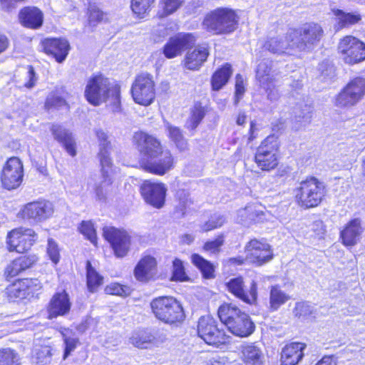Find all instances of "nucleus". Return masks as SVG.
<instances>
[{"label": "nucleus", "mask_w": 365, "mask_h": 365, "mask_svg": "<svg viewBox=\"0 0 365 365\" xmlns=\"http://www.w3.org/2000/svg\"><path fill=\"white\" fill-rule=\"evenodd\" d=\"M79 230L91 243L96 245V232L91 221H83L79 227Z\"/></svg>", "instance_id": "obj_52"}, {"label": "nucleus", "mask_w": 365, "mask_h": 365, "mask_svg": "<svg viewBox=\"0 0 365 365\" xmlns=\"http://www.w3.org/2000/svg\"><path fill=\"white\" fill-rule=\"evenodd\" d=\"M157 269L156 259L150 255H147L139 259L134 268L133 274L138 282L147 283L155 279Z\"/></svg>", "instance_id": "obj_23"}, {"label": "nucleus", "mask_w": 365, "mask_h": 365, "mask_svg": "<svg viewBox=\"0 0 365 365\" xmlns=\"http://www.w3.org/2000/svg\"><path fill=\"white\" fill-rule=\"evenodd\" d=\"M247 262H248L247 254L246 257L238 255L229 257L226 260V264L228 267H237L246 264Z\"/></svg>", "instance_id": "obj_57"}, {"label": "nucleus", "mask_w": 365, "mask_h": 365, "mask_svg": "<svg viewBox=\"0 0 365 365\" xmlns=\"http://www.w3.org/2000/svg\"><path fill=\"white\" fill-rule=\"evenodd\" d=\"M197 41L192 33L180 32L169 38L163 47V53L167 58L181 56L184 51L190 48Z\"/></svg>", "instance_id": "obj_16"}, {"label": "nucleus", "mask_w": 365, "mask_h": 365, "mask_svg": "<svg viewBox=\"0 0 365 365\" xmlns=\"http://www.w3.org/2000/svg\"><path fill=\"white\" fill-rule=\"evenodd\" d=\"M45 53L52 55L56 61L62 63L70 51V44L66 38H48L43 42Z\"/></svg>", "instance_id": "obj_27"}, {"label": "nucleus", "mask_w": 365, "mask_h": 365, "mask_svg": "<svg viewBox=\"0 0 365 365\" xmlns=\"http://www.w3.org/2000/svg\"><path fill=\"white\" fill-rule=\"evenodd\" d=\"M327 187L323 181L314 175L301 180L294 190V200L302 210L320 206L327 197Z\"/></svg>", "instance_id": "obj_3"}, {"label": "nucleus", "mask_w": 365, "mask_h": 365, "mask_svg": "<svg viewBox=\"0 0 365 365\" xmlns=\"http://www.w3.org/2000/svg\"><path fill=\"white\" fill-rule=\"evenodd\" d=\"M293 314L297 318H307L312 314V310L307 302H298L295 304Z\"/></svg>", "instance_id": "obj_54"}, {"label": "nucleus", "mask_w": 365, "mask_h": 365, "mask_svg": "<svg viewBox=\"0 0 365 365\" xmlns=\"http://www.w3.org/2000/svg\"><path fill=\"white\" fill-rule=\"evenodd\" d=\"M63 339L65 344V350L63 354V359H66L68 356L74 351L78 343V339L76 337L71 336L68 335V331L62 333Z\"/></svg>", "instance_id": "obj_53"}, {"label": "nucleus", "mask_w": 365, "mask_h": 365, "mask_svg": "<svg viewBox=\"0 0 365 365\" xmlns=\"http://www.w3.org/2000/svg\"><path fill=\"white\" fill-rule=\"evenodd\" d=\"M245 92V87L244 85L243 79L240 74L236 76V82L235 86V95L236 98V103L243 96Z\"/></svg>", "instance_id": "obj_58"}, {"label": "nucleus", "mask_w": 365, "mask_h": 365, "mask_svg": "<svg viewBox=\"0 0 365 365\" xmlns=\"http://www.w3.org/2000/svg\"><path fill=\"white\" fill-rule=\"evenodd\" d=\"M155 0H130V9L138 19H144L149 15L155 6Z\"/></svg>", "instance_id": "obj_43"}, {"label": "nucleus", "mask_w": 365, "mask_h": 365, "mask_svg": "<svg viewBox=\"0 0 365 365\" xmlns=\"http://www.w3.org/2000/svg\"><path fill=\"white\" fill-rule=\"evenodd\" d=\"M233 74L232 66L225 63L217 68L210 77V87L213 91H219L227 84Z\"/></svg>", "instance_id": "obj_30"}, {"label": "nucleus", "mask_w": 365, "mask_h": 365, "mask_svg": "<svg viewBox=\"0 0 365 365\" xmlns=\"http://www.w3.org/2000/svg\"><path fill=\"white\" fill-rule=\"evenodd\" d=\"M46 105L48 107L59 108L66 105V101L63 98L59 96H52L47 98Z\"/></svg>", "instance_id": "obj_60"}, {"label": "nucleus", "mask_w": 365, "mask_h": 365, "mask_svg": "<svg viewBox=\"0 0 365 365\" xmlns=\"http://www.w3.org/2000/svg\"><path fill=\"white\" fill-rule=\"evenodd\" d=\"M193 200L188 193H183L178 197V204L174 208V213L178 217H184L187 215L190 210V206L193 204Z\"/></svg>", "instance_id": "obj_45"}, {"label": "nucleus", "mask_w": 365, "mask_h": 365, "mask_svg": "<svg viewBox=\"0 0 365 365\" xmlns=\"http://www.w3.org/2000/svg\"><path fill=\"white\" fill-rule=\"evenodd\" d=\"M337 52L346 64L352 66L365 61V43L352 35L339 40Z\"/></svg>", "instance_id": "obj_12"}, {"label": "nucleus", "mask_w": 365, "mask_h": 365, "mask_svg": "<svg viewBox=\"0 0 365 365\" xmlns=\"http://www.w3.org/2000/svg\"><path fill=\"white\" fill-rule=\"evenodd\" d=\"M26 76L29 78V81L25 83L24 86L27 88H33L36 82L37 78L36 76V73L34 71V67L31 66H28V71L26 73Z\"/></svg>", "instance_id": "obj_61"}, {"label": "nucleus", "mask_w": 365, "mask_h": 365, "mask_svg": "<svg viewBox=\"0 0 365 365\" xmlns=\"http://www.w3.org/2000/svg\"><path fill=\"white\" fill-rule=\"evenodd\" d=\"M365 96V78L356 76L334 96V106L340 109H348L356 106Z\"/></svg>", "instance_id": "obj_9"}, {"label": "nucleus", "mask_w": 365, "mask_h": 365, "mask_svg": "<svg viewBox=\"0 0 365 365\" xmlns=\"http://www.w3.org/2000/svg\"><path fill=\"white\" fill-rule=\"evenodd\" d=\"M132 245V237L128 231L115 228V257L127 255Z\"/></svg>", "instance_id": "obj_37"}, {"label": "nucleus", "mask_w": 365, "mask_h": 365, "mask_svg": "<svg viewBox=\"0 0 365 365\" xmlns=\"http://www.w3.org/2000/svg\"><path fill=\"white\" fill-rule=\"evenodd\" d=\"M324 36L322 25L317 22L309 21L299 27L292 28L288 31L289 48L298 52L307 51L317 46Z\"/></svg>", "instance_id": "obj_5"}, {"label": "nucleus", "mask_w": 365, "mask_h": 365, "mask_svg": "<svg viewBox=\"0 0 365 365\" xmlns=\"http://www.w3.org/2000/svg\"><path fill=\"white\" fill-rule=\"evenodd\" d=\"M279 148L278 138L273 134L261 141L254 155V162L260 170L270 172L278 167L280 160Z\"/></svg>", "instance_id": "obj_8"}, {"label": "nucleus", "mask_w": 365, "mask_h": 365, "mask_svg": "<svg viewBox=\"0 0 365 365\" xmlns=\"http://www.w3.org/2000/svg\"><path fill=\"white\" fill-rule=\"evenodd\" d=\"M51 130L54 139L63 145L70 155L75 156L76 155V143L72 134L68 130L58 125H52Z\"/></svg>", "instance_id": "obj_33"}, {"label": "nucleus", "mask_w": 365, "mask_h": 365, "mask_svg": "<svg viewBox=\"0 0 365 365\" xmlns=\"http://www.w3.org/2000/svg\"><path fill=\"white\" fill-rule=\"evenodd\" d=\"M51 349L49 346H40L35 349L33 361L36 365H46L51 360Z\"/></svg>", "instance_id": "obj_50"}, {"label": "nucleus", "mask_w": 365, "mask_h": 365, "mask_svg": "<svg viewBox=\"0 0 365 365\" xmlns=\"http://www.w3.org/2000/svg\"><path fill=\"white\" fill-rule=\"evenodd\" d=\"M307 344L289 341L282 348L279 354L280 365H298L304 357Z\"/></svg>", "instance_id": "obj_22"}, {"label": "nucleus", "mask_w": 365, "mask_h": 365, "mask_svg": "<svg viewBox=\"0 0 365 365\" xmlns=\"http://www.w3.org/2000/svg\"><path fill=\"white\" fill-rule=\"evenodd\" d=\"M0 365H21L19 354L10 348L0 349Z\"/></svg>", "instance_id": "obj_48"}, {"label": "nucleus", "mask_w": 365, "mask_h": 365, "mask_svg": "<svg viewBox=\"0 0 365 365\" xmlns=\"http://www.w3.org/2000/svg\"><path fill=\"white\" fill-rule=\"evenodd\" d=\"M285 41L278 37L268 38L262 44V49L274 54L289 53L296 51L295 49L289 48V40L288 32L285 35Z\"/></svg>", "instance_id": "obj_34"}, {"label": "nucleus", "mask_w": 365, "mask_h": 365, "mask_svg": "<svg viewBox=\"0 0 365 365\" xmlns=\"http://www.w3.org/2000/svg\"><path fill=\"white\" fill-rule=\"evenodd\" d=\"M290 298V296L284 292L279 284L272 285L269 287V311H277L282 305L287 303Z\"/></svg>", "instance_id": "obj_38"}, {"label": "nucleus", "mask_w": 365, "mask_h": 365, "mask_svg": "<svg viewBox=\"0 0 365 365\" xmlns=\"http://www.w3.org/2000/svg\"><path fill=\"white\" fill-rule=\"evenodd\" d=\"M364 232L362 220L359 217L349 220L339 232V240L346 247H351L356 245Z\"/></svg>", "instance_id": "obj_21"}, {"label": "nucleus", "mask_w": 365, "mask_h": 365, "mask_svg": "<svg viewBox=\"0 0 365 365\" xmlns=\"http://www.w3.org/2000/svg\"><path fill=\"white\" fill-rule=\"evenodd\" d=\"M257 130L258 128L257 127V123L255 121L252 120L250 123V128L248 130V137H247V143H250L253 140H255L257 138Z\"/></svg>", "instance_id": "obj_63"}, {"label": "nucleus", "mask_w": 365, "mask_h": 365, "mask_svg": "<svg viewBox=\"0 0 365 365\" xmlns=\"http://www.w3.org/2000/svg\"><path fill=\"white\" fill-rule=\"evenodd\" d=\"M24 176L23 165L19 158H10L4 165L1 181L3 187L9 190L17 188L21 183Z\"/></svg>", "instance_id": "obj_19"}, {"label": "nucleus", "mask_w": 365, "mask_h": 365, "mask_svg": "<svg viewBox=\"0 0 365 365\" xmlns=\"http://www.w3.org/2000/svg\"><path fill=\"white\" fill-rule=\"evenodd\" d=\"M315 365H337L333 356H324Z\"/></svg>", "instance_id": "obj_64"}, {"label": "nucleus", "mask_w": 365, "mask_h": 365, "mask_svg": "<svg viewBox=\"0 0 365 365\" xmlns=\"http://www.w3.org/2000/svg\"><path fill=\"white\" fill-rule=\"evenodd\" d=\"M87 285L90 292H94L96 288L102 284L103 278L96 272L91 262H86Z\"/></svg>", "instance_id": "obj_49"}, {"label": "nucleus", "mask_w": 365, "mask_h": 365, "mask_svg": "<svg viewBox=\"0 0 365 365\" xmlns=\"http://www.w3.org/2000/svg\"><path fill=\"white\" fill-rule=\"evenodd\" d=\"M131 291L130 287L115 283V295L125 297L130 294Z\"/></svg>", "instance_id": "obj_62"}, {"label": "nucleus", "mask_w": 365, "mask_h": 365, "mask_svg": "<svg viewBox=\"0 0 365 365\" xmlns=\"http://www.w3.org/2000/svg\"><path fill=\"white\" fill-rule=\"evenodd\" d=\"M156 83L152 74L140 73L137 74L130 87L133 101L142 106H149L156 98Z\"/></svg>", "instance_id": "obj_10"}, {"label": "nucleus", "mask_w": 365, "mask_h": 365, "mask_svg": "<svg viewBox=\"0 0 365 365\" xmlns=\"http://www.w3.org/2000/svg\"><path fill=\"white\" fill-rule=\"evenodd\" d=\"M240 17L235 9L228 7H217L208 11L202 21V26L212 35L232 34L239 26Z\"/></svg>", "instance_id": "obj_4"}, {"label": "nucleus", "mask_w": 365, "mask_h": 365, "mask_svg": "<svg viewBox=\"0 0 365 365\" xmlns=\"http://www.w3.org/2000/svg\"><path fill=\"white\" fill-rule=\"evenodd\" d=\"M36 261L34 255L21 256L11 261L5 268L4 276L8 278H12L30 268Z\"/></svg>", "instance_id": "obj_32"}, {"label": "nucleus", "mask_w": 365, "mask_h": 365, "mask_svg": "<svg viewBox=\"0 0 365 365\" xmlns=\"http://www.w3.org/2000/svg\"><path fill=\"white\" fill-rule=\"evenodd\" d=\"M133 145L144 159L141 163L143 170L148 173L163 176L173 170L176 159L172 152L164 149L160 139L143 130L133 133Z\"/></svg>", "instance_id": "obj_1"}, {"label": "nucleus", "mask_w": 365, "mask_h": 365, "mask_svg": "<svg viewBox=\"0 0 365 365\" xmlns=\"http://www.w3.org/2000/svg\"><path fill=\"white\" fill-rule=\"evenodd\" d=\"M150 309L155 317L166 324L179 325L185 319L182 305L173 296H160L153 299Z\"/></svg>", "instance_id": "obj_7"}, {"label": "nucleus", "mask_w": 365, "mask_h": 365, "mask_svg": "<svg viewBox=\"0 0 365 365\" xmlns=\"http://www.w3.org/2000/svg\"><path fill=\"white\" fill-rule=\"evenodd\" d=\"M161 341L155 331L147 328L134 331L129 338V342L133 346L143 349L158 346Z\"/></svg>", "instance_id": "obj_24"}, {"label": "nucleus", "mask_w": 365, "mask_h": 365, "mask_svg": "<svg viewBox=\"0 0 365 365\" xmlns=\"http://www.w3.org/2000/svg\"><path fill=\"white\" fill-rule=\"evenodd\" d=\"M240 359L245 365H264V355L255 343H245L240 348Z\"/></svg>", "instance_id": "obj_29"}, {"label": "nucleus", "mask_w": 365, "mask_h": 365, "mask_svg": "<svg viewBox=\"0 0 365 365\" xmlns=\"http://www.w3.org/2000/svg\"><path fill=\"white\" fill-rule=\"evenodd\" d=\"M47 253L54 264L58 262L60 257L59 250L57 244L52 239L48 240Z\"/></svg>", "instance_id": "obj_56"}, {"label": "nucleus", "mask_w": 365, "mask_h": 365, "mask_svg": "<svg viewBox=\"0 0 365 365\" xmlns=\"http://www.w3.org/2000/svg\"><path fill=\"white\" fill-rule=\"evenodd\" d=\"M225 222V217L222 215L212 217L201 225V232H208L219 229L224 225Z\"/></svg>", "instance_id": "obj_51"}, {"label": "nucleus", "mask_w": 365, "mask_h": 365, "mask_svg": "<svg viewBox=\"0 0 365 365\" xmlns=\"http://www.w3.org/2000/svg\"><path fill=\"white\" fill-rule=\"evenodd\" d=\"M24 26L31 29H38L43 23V14L37 8H25L19 14Z\"/></svg>", "instance_id": "obj_36"}, {"label": "nucleus", "mask_w": 365, "mask_h": 365, "mask_svg": "<svg viewBox=\"0 0 365 365\" xmlns=\"http://www.w3.org/2000/svg\"><path fill=\"white\" fill-rule=\"evenodd\" d=\"M167 188L164 183L152 182L149 180L143 181L140 186V193L145 201L156 209L162 208L165 203Z\"/></svg>", "instance_id": "obj_17"}, {"label": "nucleus", "mask_w": 365, "mask_h": 365, "mask_svg": "<svg viewBox=\"0 0 365 365\" xmlns=\"http://www.w3.org/2000/svg\"><path fill=\"white\" fill-rule=\"evenodd\" d=\"M110 83L107 78L102 75L91 78L85 89L86 100L93 106H99L106 101L110 91Z\"/></svg>", "instance_id": "obj_14"}, {"label": "nucleus", "mask_w": 365, "mask_h": 365, "mask_svg": "<svg viewBox=\"0 0 365 365\" xmlns=\"http://www.w3.org/2000/svg\"><path fill=\"white\" fill-rule=\"evenodd\" d=\"M71 307L68 294L63 291L56 293L50 300L47 307L48 318L52 319L67 314Z\"/></svg>", "instance_id": "obj_26"}, {"label": "nucleus", "mask_w": 365, "mask_h": 365, "mask_svg": "<svg viewBox=\"0 0 365 365\" xmlns=\"http://www.w3.org/2000/svg\"><path fill=\"white\" fill-rule=\"evenodd\" d=\"M265 213L257 204H249L237 211L236 219L239 224L250 226L262 222Z\"/></svg>", "instance_id": "obj_25"}, {"label": "nucleus", "mask_w": 365, "mask_h": 365, "mask_svg": "<svg viewBox=\"0 0 365 365\" xmlns=\"http://www.w3.org/2000/svg\"><path fill=\"white\" fill-rule=\"evenodd\" d=\"M196 335L212 348L222 349L230 344L232 337L219 323L209 315L201 316L195 326Z\"/></svg>", "instance_id": "obj_6"}, {"label": "nucleus", "mask_w": 365, "mask_h": 365, "mask_svg": "<svg viewBox=\"0 0 365 365\" xmlns=\"http://www.w3.org/2000/svg\"><path fill=\"white\" fill-rule=\"evenodd\" d=\"M220 322L234 336L245 338L255 331V324L251 317L232 302L222 303L217 311Z\"/></svg>", "instance_id": "obj_2"}, {"label": "nucleus", "mask_w": 365, "mask_h": 365, "mask_svg": "<svg viewBox=\"0 0 365 365\" xmlns=\"http://www.w3.org/2000/svg\"><path fill=\"white\" fill-rule=\"evenodd\" d=\"M339 29L348 28L358 24L361 20V16L358 13L345 12L341 9L334 10Z\"/></svg>", "instance_id": "obj_42"}, {"label": "nucleus", "mask_w": 365, "mask_h": 365, "mask_svg": "<svg viewBox=\"0 0 365 365\" xmlns=\"http://www.w3.org/2000/svg\"><path fill=\"white\" fill-rule=\"evenodd\" d=\"M103 236L108 242L112 249L114 250V227L106 226L103 229Z\"/></svg>", "instance_id": "obj_59"}, {"label": "nucleus", "mask_w": 365, "mask_h": 365, "mask_svg": "<svg viewBox=\"0 0 365 365\" xmlns=\"http://www.w3.org/2000/svg\"><path fill=\"white\" fill-rule=\"evenodd\" d=\"M225 235L220 232L212 240H207L202 245V249L205 252L217 254L221 251L222 247L225 244Z\"/></svg>", "instance_id": "obj_47"}, {"label": "nucleus", "mask_w": 365, "mask_h": 365, "mask_svg": "<svg viewBox=\"0 0 365 365\" xmlns=\"http://www.w3.org/2000/svg\"><path fill=\"white\" fill-rule=\"evenodd\" d=\"M37 279H23L18 280L8 288V292L12 297L24 298L29 294V290L34 285H37Z\"/></svg>", "instance_id": "obj_39"}, {"label": "nucleus", "mask_w": 365, "mask_h": 365, "mask_svg": "<svg viewBox=\"0 0 365 365\" xmlns=\"http://www.w3.org/2000/svg\"><path fill=\"white\" fill-rule=\"evenodd\" d=\"M37 234L30 228L19 227L8 233L7 244L10 252H25L31 249L36 240Z\"/></svg>", "instance_id": "obj_15"}, {"label": "nucleus", "mask_w": 365, "mask_h": 365, "mask_svg": "<svg viewBox=\"0 0 365 365\" xmlns=\"http://www.w3.org/2000/svg\"><path fill=\"white\" fill-rule=\"evenodd\" d=\"M272 71V66L265 63L264 65V71L262 73H259V76L263 84V88L269 101L273 102L280 98V93L276 85V78L274 76H269Z\"/></svg>", "instance_id": "obj_31"}, {"label": "nucleus", "mask_w": 365, "mask_h": 365, "mask_svg": "<svg viewBox=\"0 0 365 365\" xmlns=\"http://www.w3.org/2000/svg\"><path fill=\"white\" fill-rule=\"evenodd\" d=\"M245 252L248 262L255 267L264 266L275 257L272 246L265 239H250L245 245Z\"/></svg>", "instance_id": "obj_11"}, {"label": "nucleus", "mask_w": 365, "mask_h": 365, "mask_svg": "<svg viewBox=\"0 0 365 365\" xmlns=\"http://www.w3.org/2000/svg\"><path fill=\"white\" fill-rule=\"evenodd\" d=\"M190 278L187 274L183 262L179 258H175L173 261V269L170 280L173 282H188Z\"/></svg>", "instance_id": "obj_46"}, {"label": "nucleus", "mask_w": 365, "mask_h": 365, "mask_svg": "<svg viewBox=\"0 0 365 365\" xmlns=\"http://www.w3.org/2000/svg\"><path fill=\"white\" fill-rule=\"evenodd\" d=\"M226 289L235 298L248 305H255L258 301V284L255 280L250 283L249 289H245V279L242 276L230 279L225 283Z\"/></svg>", "instance_id": "obj_13"}, {"label": "nucleus", "mask_w": 365, "mask_h": 365, "mask_svg": "<svg viewBox=\"0 0 365 365\" xmlns=\"http://www.w3.org/2000/svg\"><path fill=\"white\" fill-rule=\"evenodd\" d=\"M88 23L91 26L101 21L103 19V13L95 6H90L88 8Z\"/></svg>", "instance_id": "obj_55"}, {"label": "nucleus", "mask_w": 365, "mask_h": 365, "mask_svg": "<svg viewBox=\"0 0 365 365\" xmlns=\"http://www.w3.org/2000/svg\"><path fill=\"white\" fill-rule=\"evenodd\" d=\"M97 137L100 143V160L102 167V173L103 176L107 178L113 173L112 159L110 157L112 150V146L110 142H107V135L102 130L96 132Z\"/></svg>", "instance_id": "obj_28"}, {"label": "nucleus", "mask_w": 365, "mask_h": 365, "mask_svg": "<svg viewBox=\"0 0 365 365\" xmlns=\"http://www.w3.org/2000/svg\"><path fill=\"white\" fill-rule=\"evenodd\" d=\"M207 113V108L201 102L195 103L190 110V115L185 125V128L190 132H194L202 123Z\"/></svg>", "instance_id": "obj_35"}, {"label": "nucleus", "mask_w": 365, "mask_h": 365, "mask_svg": "<svg viewBox=\"0 0 365 365\" xmlns=\"http://www.w3.org/2000/svg\"><path fill=\"white\" fill-rule=\"evenodd\" d=\"M182 0H159L156 17L165 19L176 12L182 5Z\"/></svg>", "instance_id": "obj_41"}, {"label": "nucleus", "mask_w": 365, "mask_h": 365, "mask_svg": "<svg viewBox=\"0 0 365 365\" xmlns=\"http://www.w3.org/2000/svg\"><path fill=\"white\" fill-rule=\"evenodd\" d=\"M168 138L175 144L179 152H184L188 150V143L184 138L182 130L179 127L172 125L166 126Z\"/></svg>", "instance_id": "obj_44"}, {"label": "nucleus", "mask_w": 365, "mask_h": 365, "mask_svg": "<svg viewBox=\"0 0 365 365\" xmlns=\"http://www.w3.org/2000/svg\"><path fill=\"white\" fill-rule=\"evenodd\" d=\"M54 212L53 204L48 201H36L27 203L20 210L19 215L30 222L38 223L51 217Z\"/></svg>", "instance_id": "obj_18"}, {"label": "nucleus", "mask_w": 365, "mask_h": 365, "mask_svg": "<svg viewBox=\"0 0 365 365\" xmlns=\"http://www.w3.org/2000/svg\"><path fill=\"white\" fill-rule=\"evenodd\" d=\"M210 56V44L207 42L199 43L185 53L181 65L185 70L197 71L207 61Z\"/></svg>", "instance_id": "obj_20"}, {"label": "nucleus", "mask_w": 365, "mask_h": 365, "mask_svg": "<svg viewBox=\"0 0 365 365\" xmlns=\"http://www.w3.org/2000/svg\"><path fill=\"white\" fill-rule=\"evenodd\" d=\"M190 259L192 263L201 272L204 278L215 277V267L210 261L197 253L192 254Z\"/></svg>", "instance_id": "obj_40"}]
</instances>
